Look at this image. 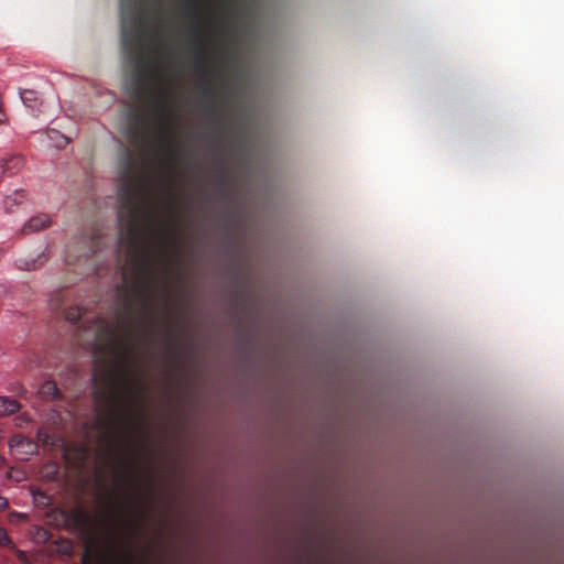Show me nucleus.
Segmentation results:
<instances>
[{"mask_svg": "<svg viewBox=\"0 0 564 564\" xmlns=\"http://www.w3.org/2000/svg\"><path fill=\"white\" fill-rule=\"evenodd\" d=\"M21 99L23 104L31 109H36L40 104L37 93L30 89L23 90L21 93Z\"/></svg>", "mask_w": 564, "mask_h": 564, "instance_id": "dca6fc26", "label": "nucleus"}, {"mask_svg": "<svg viewBox=\"0 0 564 564\" xmlns=\"http://www.w3.org/2000/svg\"><path fill=\"white\" fill-rule=\"evenodd\" d=\"M200 90L203 99L209 102L206 108L207 113L214 118V121L218 127L228 131L230 128V121L224 113V107L227 104L226 97L209 82L203 83Z\"/></svg>", "mask_w": 564, "mask_h": 564, "instance_id": "423d86ee", "label": "nucleus"}, {"mask_svg": "<svg viewBox=\"0 0 564 564\" xmlns=\"http://www.w3.org/2000/svg\"><path fill=\"white\" fill-rule=\"evenodd\" d=\"M164 207L169 212L175 214V212H176V199H175V196L173 194L169 195V202L165 204Z\"/></svg>", "mask_w": 564, "mask_h": 564, "instance_id": "4be33fe9", "label": "nucleus"}, {"mask_svg": "<svg viewBox=\"0 0 564 564\" xmlns=\"http://www.w3.org/2000/svg\"><path fill=\"white\" fill-rule=\"evenodd\" d=\"M8 506V501L6 498L0 496V510H4Z\"/></svg>", "mask_w": 564, "mask_h": 564, "instance_id": "5701e85b", "label": "nucleus"}, {"mask_svg": "<svg viewBox=\"0 0 564 564\" xmlns=\"http://www.w3.org/2000/svg\"><path fill=\"white\" fill-rule=\"evenodd\" d=\"M31 445H32V442L21 434H15V435L11 436L9 440V446L11 448H19V447L31 446Z\"/></svg>", "mask_w": 564, "mask_h": 564, "instance_id": "a211bd4d", "label": "nucleus"}, {"mask_svg": "<svg viewBox=\"0 0 564 564\" xmlns=\"http://www.w3.org/2000/svg\"><path fill=\"white\" fill-rule=\"evenodd\" d=\"M155 108L161 120L160 150L164 156V162L176 161L181 153L175 147L174 120L169 96L165 91L155 98Z\"/></svg>", "mask_w": 564, "mask_h": 564, "instance_id": "20e7f679", "label": "nucleus"}, {"mask_svg": "<svg viewBox=\"0 0 564 564\" xmlns=\"http://www.w3.org/2000/svg\"><path fill=\"white\" fill-rule=\"evenodd\" d=\"M78 245H83V252L76 256V259H72L70 251H67L66 263L73 264L75 261L80 258H90L93 254L98 252L102 247V236L99 230H93L89 236L82 237L77 242Z\"/></svg>", "mask_w": 564, "mask_h": 564, "instance_id": "0eeeda50", "label": "nucleus"}, {"mask_svg": "<svg viewBox=\"0 0 564 564\" xmlns=\"http://www.w3.org/2000/svg\"><path fill=\"white\" fill-rule=\"evenodd\" d=\"M84 314V308L75 305L65 310V318L70 323H77Z\"/></svg>", "mask_w": 564, "mask_h": 564, "instance_id": "f3484780", "label": "nucleus"}, {"mask_svg": "<svg viewBox=\"0 0 564 564\" xmlns=\"http://www.w3.org/2000/svg\"><path fill=\"white\" fill-rule=\"evenodd\" d=\"M21 409V404L10 397H0V416L11 415Z\"/></svg>", "mask_w": 564, "mask_h": 564, "instance_id": "ddd939ff", "label": "nucleus"}, {"mask_svg": "<svg viewBox=\"0 0 564 564\" xmlns=\"http://www.w3.org/2000/svg\"><path fill=\"white\" fill-rule=\"evenodd\" d=\"M121 46L124 57L133 65L134 96L154 97V64L144 55V30L139 0H120Z\"/></svg>", "mask_w": 564, "mask_h": 564, "instance_id": "f03ea898", "label": "nucleus"}, {"mask_svg": "<svg viewBox=\"0 0 564 564\" xmlns=\"http://www.w3.org/2000/svg\"><path fill=\"white\" fill-rule=\"evenodd\" d=\"M122 564H130V560L127 556L122 557Z\"/></svg>", "mask_w": 564, "mask_h": 564, "instance_id": "a878e982", "label": "nucleus"}, {"mask_svg": "<svg viewBox=\"0 0 564 564\" xmlns=\"http://www.w3.org/2000/svg\"><path fill=\"white\" fill-rule=\"evenodd\" d=\"M36 437H37V441L40 443H42L43 445H52L53 444L52 435L48 432V430L45 427H40L37 430Z\"/></svg>", "mask_w": 564, "mask_h": 564, "instance_id": "6ab92c4d", "label": "nucleus"}, {"mask_svg": "<svg viewBox=\"0 0 564 564\" xmlns=\"http://www.w3.org/2000/svg\"><path fill=\"white\" fill-rule=\"evenodd\" d=\"M0 546H6L10 549L14 547V543L12 542L11 538L9 536L4 528H0Z\"/></svg>", "mask_w": 564, "mask_h": 564, "instance_id": "aec40b11", "label": "nucleus"}, {"mask_svg": "<svg viewBox=\"0 0 564 564\" xmlns=\"http://www.w3.org/2000/svg\"><path fill=\"white\" fill-rule=\"evenodd\" d=\"M63 303H64V297H63L62 292H56L54 295H52L50 304L54 310L61 308Z\"/></svg>", "mask_w": 564, "mask_h": 564, "instance_id": "412c9836", "label": "nucleus"}, {"mask_svg": "<svg viewBox=\"0 0 564 564\" xmlns=\"http://www.w3.org/2000/svg\"><path fill=\"white\" fill-rule=\"evenodd\" d=\"M184 8L186 15L192 20L191 29L194 41L195 69L207 77L210 75L212 68L206 51V37L200 31L203 13L195 0H185Z\"/></svg>", "mask_w": 564, "mask_h": 564, "instance_id": "39448f33", "label": "nucleus"}, {"mask_svg": "<svg viewBox=\"0 0 564 564\" xmlns=\"http://www.w3.org/2000/svg\"><path fill=\"white\" fill-rule=\"evenodd\" d=\"M0 460H1V463H3V462H4V457H1V456H0Z\"/></svg>", "mask_w": 564, "mask_h": 564, "instance_id": "bb28decb", "label": "nucleus"}, {"mask_svg": "<svg viewBox=\"0 0 564 564\" xmlns=\"http://www.w3.org/2000/svg\"><path fill=\"white\" fill-rule=\"evenodd\" d=\"M26 195L24 191H15L12 194L6 196L3 199V209L7 214H13L18 207L25 200Z\"/></svg>", "mask_w": 564, "mask_h": 564, "instance_id": "f8f14e48", "label": "nucleus"}, {"mask_svg": "<svg viewBox=\"0 0 564 564\" xmlns=\"http://www.w3.org/2000/svg\"><path fill=\"white\" fill-rule=\"evenodd\" d=\"M130 141L135 145H142L147 142V133L143 126L138 121L131 129Z\"/></svg>", "mask_w": 564, "mask_h": 564, "instance_id": "4468645a", "label": "nucleus"}, {"mask_svg": "<svg viewBox=\"0 0 564 564\" xmlns=\"http://www.w3.org/2000/svg\"><path fill=\"white\" fill-rule=\"evenodd\" d=\"M39 392L43 398L46 399H55L59 394L56 383L50 380L42 383Z\"/></svg>", "mask_w": 564, "mask_h": 564, "instance_id": "2eb2a0df", "label": "nucleus"}, {"mask_svg": "<svg viewBox=\"0 0 564 564\" xmlns=\"http://www.w3.org/2000/svg\"><path fill=\"white\" fill-rule=\"evenodd\" d=\"M94 399L98 405V422L102 429L130 424L129 408L122 401V394L130 400L137 398L127 373L105 372L95 375Z\"/></svg>", "mask_w": 564, "mask_h": 564, "instance_id": "7ed1b4c3", "label": "nucleus"}, {"mask_svg": "<svg viewBox=\"0 0 564 564\" xmlns=\"http://www.w3.org/2000/svg\"><path fill=\"white\" fill-rule=\"evenodd\" d=\"M47 259L48 256L45 252H41L34 258L25 257L17 259L15 267L19 270L33 271L43 267Z\"/></svg>", "mask_w": 564, "mask_h": 564, "instance_id": "9d476101", "label": "nucleus"}, {"mask_svg": "<svg viewBox=\"0 0 564 564\" xmlns=\"http://www.w3.org/2000/svg\"><path fill=\"white\" fill-rule=\"evenodd\" d=\"M24 165V158L19 154L10 155L1 160L0 170L2 175L12 176Z\"/></svg>", "mask_w": 564, "mask_h": 564, "instance_id": "6e6552de", "label": "nucleus"}, {"mask_svg": "<svg viewBox=\"0 0 564 564\" xmlns=\"http://www.w3.org/2000/svg\"><path fill=\"white\" fill-rule=\"evenodd\" d=\"M66 519L72 521L78 529H87L90 524V516L82 508L66 512Z\"/></svg>", "mask_w": 564, "mask_h": 564, "instance_id": "9b49d317", "label": "nucleus"}, {"mask_svg": "<svg viewBox=\"0 0 564 564\" xmlns=\"http://www.w3.org/2000/svg\"><path fill=\"white\" fill-rule=\"evenodd\" d=\"M63 142L58 144V147H62L63 144H66L68 142V140L66 139V137L62 135L61 137Z\"/></svg>", "mask_w": 564, "mask_h": 564, "instance_id": "b1692460", "label": "nucleus"}, {"mask_svg": "<svg viewBox=\"0 0 564 564\" xmlns=\"http://www.w3.org/2000/svg\"><path fill=\"white\" fill-rule=\"evenodd\" d=\"M118 193V247L123 250V280L134 275L131 292L126 291L116 308V325L96 316L79 329L78 344L95 352L108 350L127 365L137 335L151 323L152 256L163 259L173 242L172 224L152 210L144 192V180L131 152L120 162Z\"/></svg>", "mask_w": 564, "mask_h": 564, "instance_id": "f257e3e1", "label": "nucleus"}, {"mask_svg": "<svg viewBox=\"0 0 564 564\" xmlns=\"http://www.w3.org/2000/svg\"><path fill=\"white\" fill-rule=\"evenodd\" d=\"M4 120V112L2 111V109H0V123H2Z\"/></svg>", "mask_w": 564, "mask_h": 564, "instance_id": "393cba45", "label": "nucleus"}, {"mask_svg": "<svg viewBox=\"0 0 564 564\" xmlns=\"http://www.w3.org/2000/svg\"><path fill=\"white\" fill-rule=\"evenodd\" d=\"M52 224L51 217L46 214H40L32 217L21 229L23 235L37 232L50 227Z\"/></svg>", "mask_w": 564, "mask_h": 564, "instance_id": "1a4fd4ad", "label": "nucleus"}]
</instances>
